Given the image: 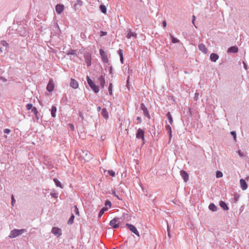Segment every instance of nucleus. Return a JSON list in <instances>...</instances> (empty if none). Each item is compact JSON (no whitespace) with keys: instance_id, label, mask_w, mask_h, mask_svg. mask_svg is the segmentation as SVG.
I'll return each mask as SVG.
<instances>
[{"instance_id":"nucleus-1","label":"nucleus","mask_w":249,"mask_h":249,"mask_svg":"<svg viewBox=\"0 0 249 249\" xmlns=\"http://www.w3.org/2000/svg\"><path fill=\"white\" fill-rule=\"evenodd\" d=\"M26 231L25 229H14L11 231L10 234L9 235V237L10 238H14L18 236L21 234L23 232Z\"/></svg>"},{"instance_id":"nucleus-2","label":"nucleus","mask_w":249,"mask_h":249,"mask_svg":"<svg viewBox=\"0 0 249 249\" xmlns=\"http://www.w3.org/2000/svg\"><path fill=\"white\" fill-rule=\"evenodd\" d=\"M87 82L90 87V88L92 89V90L95 93H98L99 91V88L97 86H96L92 81V80L89 78V76H87Z\"/></svg>"},{"instance_id":"nucleus-3","label":"nucleus","mask_w":249,"mask_h":249,"mask_svg":"<svg viewBox=\"0 0 249 249\" xmlns=\"http://www.w3.org/2000/svg\"><path fill=\"white\" fill-rule=\"evenodd\" d=\"M120 218H114L112 219L109 222V225L114 229H117L119 227V223L120 222Z\"/></svg>"},{"instance_id":"nucleus-4","label":"nucleus","mask_w":249,"mask_h":249,"mask_svg":"<svg viewBox=\"0 0 249 249\" xmlns=\"http://www.w3.org/2000/svg\"><path fill=\"white\" fill-rule=\"evenodd\" d=\"M81 156L85 162L88 161L92 159L91 154L87 151H83Z\"/></svg>"},{"instance_id":"nucleus-5","label":"nucleus","mask_w":249,"mask_h":249,"mask_svg":"<svg viewBox=\"0 0 249 249\" xmlns=\"http://www.w3.org/2000/svg\"><path fill=\"white\" fill-rule=\"evenodd\" d=\"M140 108H141V110L143 111V113L146 117H147L148 118H150V116L149 113V111H148L147 107H145L144 103H142L141 104Z\"/></svg>"},{"instance_id":"nucleus-6","label":"nucleus","mask_w":249,"mask_h":249,"mask_svg":"<svg viewBox=\"0 0 249 249\" xmlns=\"http://www.w3.org/2000/svg\"><path fill=\"white\" fill-rule=\"evenodd\" d=\"M126 226L129 229V230L132 231L133 233L135 234L138 236H140L139 232L137 230L136 228L133 225H131L129 223L126 224Z\"/></svg>"},{"instance_id":"nucleus-7","label":"nucleus","mask_w":249,"mask_h":249,"mask_svg":"<svg viewBox=\"0 0 249 249\" xmlns=\"http://www.w3.org/2000/svg\"><path fill=\"white\" fill-rule=\"evenodd\" d=\"M52 232L57 237L62 235V231L60 228L53 227L52 230Z\"/></svg>"},{"instance_id":"nucleus-8","label":"nucleus","mask_w":249,"mask_h":249,"mask_svg":"<svg viewBox=\"0 0 249 249\" xmlns=\"http://www.w3.org/2000/svg\"><path fill=\"white\" fill-rule=\"evenodd\" d=\"M100 54L101 56L103 62L104 63H107L108 62V58L105 52L103 50L100 49Z\"/></svg>"},{"instance_id":"nucleus-9","label":"nucleus","mask_w":249,"mask_h":249,"mask_svg":"<svg viewBox=\"0 0 249 249\" xmlns=\"http://www.w3.org/2000/svg\"><path fill=\"white\" fill-rule=\"evenodd\" d=\"M136 138L137 139H141L144 141V131L141 128H139L136 133Z\"/></svg>"},{"instance_id":"nucleus-10","label":"nucleus","mask_w":249,"mask_h":249,"mask_svg":"<svg viewBox=\"0 0 249 249\" xmlns=\"http://www.w3.org/2000/svg\"><path fill=\"white\" fill-rule=\"evenodd\" d=\"M54 88V84L53 83V81L52 79H50L49 81V83L47 86V90L51 92L52 91Z\"/></svg>"},{"instance_id":"nucleus-11","label":"nucleus","mask_w":249,"mask_h":249,"mask_svg":"<svg viewBox=\"0 0 249 249\" xmlns=\"http://www.w3.org/2000/svg\"><path fill=\"white\" fill-rule=\"evenodd\" d=\"M180 175L185 182H187L188 181L189 175L185 171L183 170H181L180 172Z\"/></svg>"},{"instance_id":"nucleus-12","label":"nucleus","mask_w":249,"mask_h":249,"mask_svg":"<svg viewBox=\"0 0 249 249\" xmlns=\"http://www.w3.org/2000/svg\"><path fill=\"white\" fill-rule=\"evenodd\" d=\"M64 9V6L63 4H58L55 6V11L58 14H60Z\"/></svg>"},{"instance_id":"nucleus-13","label":"nucleus","mask_w":249,"mask_h":249,"mask_svg":"<svg viewBox=\"0 0 249 249\" xmlns=\"http://www.w3.org/2000/svg\"><path fill=\"white\" fill-rule=\"evenodd\" d=\"M70 85L71 88L74 89H77L79 86L78 82L73 78H71Z\"/></svg>"},{"instance_id":"nucleus-14","label":"nucleus","mask_w":249,"mask_h":249,"mask_svg":"<svg viewBox=\"0 0 249 249\" xmlns=\"http://www.w3.org/2000/svg\"><path fill=\"white\" fill-rule=\"evenodd\" d=\"M198 48L199 51H201L204 53L206 54L207 53L208 49L203 43L199 44L198 45Z\"/></svg>"},{"instance_id":"nucleus-15","label":"nucleus","mask_w":249,"mask_h":249,"mask_svg":"<svg viewBox=\"0 0 249 249\" xmlns=\"http://www.w3.org/2000/svg\"><path fill=\"white\" fill-rule=\"evenodd\" d=\"M240 183L241 185V187L243 190H245L247 189L248 187L247 184L245 179L241 178L240 180Z\"/></svg>"},{"instance_id":"nucleus-16","label":"nucleus","mask_w":249,"mask_h":249,"mask_svg":"<svg viewBox=\"0 0 249 249\" xmlns=\"http://www.w3.org/2000/svg\"><path fill=\"white\" fill-rule=\"evenodd\" d=\"M219 58L218 54L215 53H212L210 55V59L212 62H216Z\"/></svg>"},{"instance_id":"nucleus-17","label":"nucleus","mask_w":249,"mask_h":249,"mask_svg":"<svg viewBox=\"0 0 249 249\" xmlns=\"http://www.w3.org/2000/svg\"><path fill=\"white\" fill-rule=\"evenodd\" d=\"M98 81H99V82L100 85L101 86L102 88L103 89L104 88L106 82H105V79L104 78V77L103 76V75H101L99 77Z\"/></svg>"},{"instance_id":"nucleus-18","label":"nucleus","mask_w":249,"mask_h":249,"mask_svg":"<svg viewBox=\"0 0 249 249\" xmlns=\"http://www.w3.org/2000/svg\"><path fill=\"white\" fill-rule=\"evenodd\" d=\"M238 48L235 46H231L228 50V52L230 53H236L238 52Z\"/></svg>"},{"instance_id":"nucleus-19","label":"nucleus","mask_w":249,"mask_h":249,"mask_svg":"<svg viewBox=\"0 0 249 249\" xmlns=\"http://www.w3.org/2000/svg\"><path fill=\"white\" fill-rule=\"evenodd\" d=\"M102 115L104 117V118L107 119L108 118V114L106 108H103L101 112Z\"/></svg>"},{"instance_id":"nucleus-20","label":"nucleus","mask_w":249,"mask_h":249,"mask_svg":"<svg viewBox=\"0 0 249 249\" xmlns=\"http://www.w3.org/2000/svg\"><path fill=\"white\" fill-rule=\"evenodd\" d=\"M57 111L56 107L55 106H53L52 107L51 111V115L53 118L55 117L56 116V112Z\"/></svg>"},{"instance_id":"nucleus-21","label":"nucleus","mask_w":249,"mask_h":249,"mask_svg":"<svg viewBox=\"0 0 249 249\" xmlns=\"http://www.w3.org/2000/svg\"><path fill=\"white\" fill-rule=\"evenodd\" d=\"M219 205L224 210H229V207L225 202L223 201H220Z\"/></svg>"},{"instance_id":"nucleus-22","label":"nucleus","mask_w":249,"mask_h":249,"mask_svg":"<svg viewBox=\"0 0 249 249\" xmlns=\"http://www.w3.org/2000/svg\"><path fill=\"white\" fill-rule=\"evenodd\" d=\"M137 36V34L133 33L131 31V30H129L128 32L127 35L126 36V37L127 38H130L132 36L136 37Z\"/></svg>"},{"instance_id":"nucleus-23","label":"nucleus","mask_w":249,"mask_h":249,"mask_svg":"<svg viewBox=\"0 0 249 249\" xmlns=\"http://www.w3.org/2000/svg\"><path fill=\"white\" fill-rule=\"evenodd\" d=\"M165 129L167 131V133L169 135L170 138L172 137V128L170 125H166L165 126Z\"/></svg>"},{"instance_id":"nucleus-24","label":"nucleus","mask_w":249,"mask_h":249,"mask_svg":"<svg viewBox=\"0 0 249 249\" xmlns=\"http://www.w3.org/2000/svg\"><path fill=\"white\" fill-rule=\"evenodd\" d=\"M83 4V1L81 0H76V2L74 4V7L76 10V8H78V6H81Z\"/></svg>"},{"instance_id":"nucleus-25","label":"nucleus","mask_w":249,"mask_h":249,"mask_svg":"<svg viewBox=\"0 0 249 249\" xmlns=\"http://www.w3.org/2000/svg\"><path fill=\"white\" fill-rule=\"evenodd\" d=\"M166 116L168 118V120L169 121V122L170 124H172L173 122V120L172 116V115H171V114L170 112H168L166 114Z\"/></svg>"},{"instance_id":"nucleus-26","label":"nucleus","mask_w":249,"mask_h":249,"mask_svg":"<svg viewBox=\"0 0 249 249\" xmlns=\"http://www.w3.org/2000/svg\"><path fill=\"white\" fill-rule=\"evenodd\" d=\"M209 208L213 212L217 211V207L213 203H211L209 206Z\"/></svg>"},{"instance_id":"nucleus-27","label":"nucleus","mask_w":249,"mask_h":249,"mask_svg":"<svg viewBox=\"0 0 249 249\" xmlns=\"http://www.w3.org/2000/svg\"><path fill=\"white\" fill-rule=\"evenodd\" d=\"M100 11L104 14L107 13V8L105 5L101 4L99 6Z\"/></svg>"},{"instance_id":"nucleus-28","label":"nucleus","mask_w":249,"mask_h":249,"mask_svg":"<svg viewBox=\"0 0 249 249\" xmlns=\"http://www.w3.org/2000/svg\"><path fill=\"white\" fill-rule=\"evenodd\" d=\"M170 36L171 38V41L172 43H178L179 42V40L177 38H175L172 34H170Z\"/></svg>"},{"instance_id":"nucleus-29","label":"nucleus","mask_w":249,"mask_h":249,"mask_svg":"<svg viewBox=\"0 0 249 249\" xmlns=\"http://www.w3.org/2000/svg\"><path fill=\"white\" fill-rule=\"evenodd\" d=\"M53 181L54 182L55 184L57 187H59L61 188H63L60 182L58 179L56 178H53Z\"/></svg>"},{"instance_id":"nucleus-30","label":"nucleus","mask_w":249,"mask_h":249,"mask_svg":"<svg viewBox=\"0 0 249 249\" xmlns=\"http://www.w3.org/2000/svg\"><path fill=\"white\" fill-rule=\"evenodd\" d=\"M74 215H73V213H72L71 214V216L70 217V218H69L68 221V224L69 225H71L73 223V220H74Z\"/></svg>"},{"instance_id":"nucleus-31","label":"nucleus","mask_w":249,"mask_h":249,"mask_svg":"<svg viewBox=\"0 0 249 249\" xmlns=\"http://www.w3.org/2000/svg\"><path fill=\"white\" fill-rule=\"evenodd\" d=\"M107 210V209L105 207L102 208L99 213L98 217H101L102 216V215L104 214L105 212Z\"/></svg>"},{"instance_id":"nucleus-32","label":"nucleus","mask_w":249,"mask_h":249,"mask_svg":"<svg viewBox=\"0 0 249 249\" xmlns=\"http://www.w3.org/2000/svg\"><path fill=\"white\" fill-rule=\"evenodd\" d=\"M86 62L87 65L88 66H89L91 65V57H90V56H88L86 58Z\"/></svg>"},{"instance_id":"nucleus-33","label":"nucleus","mask_w":249,"mask_h":249,"mask_svg":"<svg viewBox=\"0 0 249 249\" xmlns=\"http://www.w3.org/2000/svg\"><path fill=\"white\" fill-rule=\"evenodd\" d=\"M237 153L240 157H244L247 156V153H244V152L242 151L241 150H238L237 151Z\"/></svg>"},{"instance_id":"nucleus-34","label":"nucleus","mask_w":249,"mask_h":249,"mask_svg":"<svg viewBox=\"0 0 249 249\" xmlns=\"http://www.w3.org/2000/svg\"><path fill=\"white\" fill-rule=\"evenodd\" d=\"M112 88H113V85L112 83H110L109 87H108V92L109 95H112Z\"/></svg>"},{"instance_id":"nucleus-35","label":"nucleus","mask_w":249,"mask_h":249,"mask_svg":"<svg viewBox=\"0 0 249 249\" xmlns=\"http://www.w3.org/2000/svg\"><path fill=\"white\" fill-rule=\"evenodd\" d=\"M112 194L114 196H115L116 197H117V199H118V200H122V198H121V197H120L119 196V195H118V194H116V192H115V191L114 190L112 191Z\"/></svg>"},{"instance_id":"nucleus-36","label":"nucleus","mask_w":249,"mask_h":249,"mask_svg":"<svg viewBox=\"0 0 249 249\" xmlns=\"http://www.w3.org/2000/svg\"><path fill=\"white\" fill-rule=\"evenodd\" d=\"M222 176H223V173L221 171H216V177L217 178H221V177H222Z\"/></svg>"},{"instance_id":"nucleus-37","label":"nucleus","mask_w":249,"mask_h":249,"mask_svg":"<svg viewBox=\"0 0 249 249\" xmlns=\"http://www.w3.org/2000/svg\"><path fill=\"white\" fill-rule=\"evenodd\" d=\"M0 44L6 48L8 47V43L5 40H2L0 42Z\"/></svg>"},{"instance_id":"nucleus-38","label":"nucleus","mask_w":249,"mask_h":249,"mask_svg":"<svg viewBox=\"0 0 249 249\" xmlns=\"http://www.w3.org/2000/svg\"><path fill=\"white\" fill-rule=\"evenodd\" d=\"M32 112L37 117L38 112L37 108L36 107H34L32 109Z\"/></svg>"},{"instance_id":"nucleus-39","label":"nucleus","mask_w":249,"mask_h":249,"mask_svg":"<svg viewBox=\"0 0 249 249\" xmlns=\"http://www.w3.org/2000/svg\"><path fill=\"white\" fill-rule=\"evenodd\" d=\"M73 208H74L73 211L74 212L75 214L78 215H79V212L77 206L75 205L73 207Z\"/></svg>"},{"instance_id":"nucleus-40","label":"nucleus","mask_w":249,"mask_h":249,"mask_svg":"<svg viewBox=\"0 0 249 249\" xmlns=\"http://www.w3.org/2000/svg\"><path fill=\"white\" fill-rule=\"evenodd\" d=\"M231 135L233 136L235 141H236V133L235 131H232L231 132Z\"/></svg>"},{"instance_id":"nucleus-41","label":"nucleus","mask_w":249,"mask_h":249,"mask_svg":"<svg viewBox=\"0 0 249 249\" xmlns=\"http://www.w3.org/2000/svg\"><path fill=\"white\" fill-rule=\"evenodd\" d=\"M26 108L27 110L32 109L34 107H33V105L32 104H28L26 106Z\"/></svg>"},{"instance_id":"nucleus-42","label":"nucleus","mask_w":249,"mask_h":249,"mask_svg":"<svg viewBox=\"0 0 249 249\" xmlns=\"http://www.w3.org/2000/svg\"><path fill=\"white\" fill-rule=\"evenodd\" d=\"M51 196L53 197H54V198H57L58 197V193H55V192H53V193H51Z\"/></svg>"},{"instance_id":"nucleus-43","label":"nucleus","mask_w":249,"mask_h":249,"mask_svg":"<svg viewBox=\"0 0 249 249\" xmlns=\"http://www.w3.org/2000/svg\"><path fill=\"white\" fill-rule=\"evenodd\" d=\"M105 205L106 206H109L110 207L111 206V203L109 200H107L105 201Z\"/></svg>"},{"instance_id":"nucleus-44","label":"nucleus","mask_w":249,"mask_h":249,"mask_svg":"<svg viewBox=\"0 0 249 249\" xmlns=\"http://www.w3.org/2000/svg\"><path fill=\"white\" fill-rule=\"evenodd\" d=\"M75 51L74 50H70L69 51V52L67 53V54L69 55V54H72V55H74L75 54Z\"/></svg>"},{"instance_id":"nucleus-45","label":"nucleus","mask_w":249,"mask_h":249,"mask_svg":"<svg viewBox=\"0 0 249 249\" xmlns=\"http://www.w3.org/2000/svg\"><path fill=\"white\" fill-rule=\"evenodd\" d=\"M108 173L109 174V175L110 176H111V177H114L115 176V173L114 171H113V170H109L108 171Z\"/></svg>"},{"instance_id":"nucleus-46","label":"nucleus","mask_w":249,"mask_h":249,"mask_svg":"<svg viewBox=\"0 0 249 249\" xmlns=\"http://www.w3.org/2000/svg\"><path fill=\"white\" fill-rule=\"evenodd\" d=\"M11 199H12L11 205L12 206H14L16 203V200H15L13 195L12 196Z\"/></svg>"},{"instance_id":"nucleus-47","label":"nucleus","mask_w":249,"mask_h":249,"mask_svg":"<svg viewBox=\"0 0 249 249\" xmlns=\"http://www.w3.org/2000/svg\"><path fill=\"white\" fill-rule=\"evenodd\" d=\"M118 53L120 57H121V56H123V50L122 49H120L118 51Z\"/></svg>"},{"instance_id":"nucleus-48","label":"nucleus","mask_w":249,"mask_h":249,"mask_svg":"<svg viewBox=\"0 0 249 249\" xmlns=\"http://www.w3.org/2000/svg\"><path fill=\"white\" fill-rule=\"evenodd\" d=\"M239 197H240V196L239 195L236 194V195H235L234 197V199L235 201L237 202L238 200Z\"/></svg>"},{"instance_id":"nucleus-49","label":"nucleus","mask_w":249,"mask_h":249,"mask_svg":"<svg viewBox=\"0 0 249 249\" xmlns=\"http://www.w3.org/2000/svg\"><path fill=\"white\" fill-rule=\"evenodd\" d=\"M107 35V32H104V31H101L100 32V36H106Z\"/></svg>"},{"instance_id":"nucleus-50","label":"nucleus","mask_w":249,"mask_h":249,"mask_svg":"<svg viewBox=\"0 0 249 249\" xmlns=\"http://www.w3.org/2000/svg\"><path fill=\"white\" fill-rule=\"evenodd\" d=\"M198 96H199V93L198 92H196L195 94L194 99L196 101L197 100Z\"/></svg>"},{"instance_id":"nucleus-51","label":"nucleus","mask_w":249,"mask_h":249,"mask_svg":"<svg viewBox=\"0 0 249 249\" xmlns=\"http://www.w3.org/2000/svg\"><path fill=\"white\" fill-rule=\"evenodd\" d=\"M196 18L194 15L192 17V23L194 24V25L195 26V27L196 28L197 27L195 24V20Z\"/></svg>"},{"instance_id":"nucleus-52","label":"nucleus","mask_w":249,"mask_h":249,"mask_svg":"<svg viewBox=\"0 0 249 249\" xmlns=\"http://www.w3.org/2000/svg\"><path fill=\"white\" fill-rule=\"evenodd\" d=\"M3 131H4V133H5L9 134L10 132V130L9 129L6 128V129H4Z\"/></svg>"},{"instance_id":"nucleus-53","label":"nucleus","mask_w":249,"mask_h":249,"mask_svg":"<svg viewBox=\"0 0 249 249\" xmlns=\"http://www.w3.org/2000/svg\"><path fill=\"white\" fill-rule=\"evenodd\" d=\"M69 126H70V128H71V130H74V125H73L72 124H69Z\"/></svg>"},{"instance_id":"nucleus-54","label":"nucleus","mask_w":249,"mask_h":249,"mask_svg":"<svg viewBox=\"0 0 249 249\" xmlns=\"http://www.w3.org/2000/svg\"><path fill=\"white\" fill-rule=\"evenodd\" d=\"M129 76L127 77V81H126V86L128 89H129Z\"/></svg>"},{"instance_id":"nucleus-55","label":"nucleus","mask_w":249,"mask_h":249,"mask_svg":"<svg viewBox=\"0 0 249 249\" xmlns=\"http://www.w3.org/2000/svg\"><path fill=\"white\" fill-rule=\"evenodd\" d=\"M113 71V67L112 66H110L109 67V73L110 74H112Z\"/></svg>"},{"instance_id":"nucleus-56","label":"nucleus","mask_w":249,"mask_h":249,"mask_svg":"<svg viewBox=\"0 0 249 249\" xmlns=\"http://www.w3.org/2000/svg\"><path fill=\"white\" fill-rule=\"evenodd\" d=\"M137 120L138 121H139V123H142V119H141V118L140 117H137Z\"/></svg>"},{"instance_id":"nucleus-57","label":"nucleus","mask_w":249,"mask_h":249,"mask_svg":"<svg viewBox=\"0 0 249 249\" xmlns=\"http://www.w3.org/2000/svg\"><path fill=\"white\" fill-rule=\"evenodd\" d=\"M163 26L164 28H165L166 26V22L165 20L163 21L162 22Z\"/></svg>"},{"instance_id":"nucleus-58","label":"nucleus","mask_w":249,"mask_h":249,"mask_svg":"<svg viewBox=\"0 0 249 249\" xmlns=\"http://www.w3.org/2000/svg\"><path fill=\"white\" fill-rule=\"evenodd\" d=\"M243 64H244V67L245 69L247 70L248 68H247V66L246 64L244 62H243Z\"/></svg>"},{"instance_id":"nucleus-59","label":"nucleus","mask_w":249,"mask_h":249,"mask_svg":"<svg viewBox=\"0 0 249 249\" xmlns=\"http://www.w3.org/2000/svg\"><path fill=\"white\" fill-rule=\"evenodd\" d=\"M167 231H168V236L170 237V232H169V229L168 226H167Z\"/></svg>"},{"instance_id":"nucleus-60","label":"nucleus","mask_w":249,"mask_h":249,"mask_svg":"<svg viewBox=\"0 0 249 249\" xmlns=\"http://www.w3.org/2000/svg\"><path fill=\"white\" fill-rule=\"evenodd\" d=\"M120 61H121L122 63H123V61H124V57H123V56H121L120 57Z\"/></svg>"},{"instance_id":"nucleus-61","label":"nucleus","mask_w":249,"mask_h":249,"mask_svg":"<svg viewBox=\"0 0 249 249\" xmlns=\"http://www.w3.org/2000/svg\"><path fill=\"white\" fill-rule=\"evenodd\" d=\"M97 109L98 111H99H99H101V107H99H99H97Z\"/></svg>"},{"instance_id":"nucleus-62","label":"nucleus","mask_w":249,"mask_h":249,"mask_svg":"<svg viewBox=\"0 0 249 249\" xmlns=\"http://www.w3.org/2000/svg\"><path fill=\"white\" fill-rule=\"evenodd\" d=\"M23 36H26V32L24 33V34L23 35Z\"/></svg>"},{"instance_id":"nucleus-63","label":"nucleus","mask_w":249,"mask_h":249,"mask_svg":"<svg viewBox=\"0 0 249 249\" xmlns=\"http://www.w3.org/2000/svg\"><path fill=\"white\" fill-rule=\"evenodd\" d=\"M0 78H1V79H3V80H4V79H5V78H4L3 77H0Z\"/></svg>"},{"instance_id":"nucleus-64","label":"nucleus","mask_w":249,"mask_h":249,"mask_svg":"<svg viewBox=\"0 0 249 249\" xmlns=\"http://www.w3.org/2000/svg\"><path fill=\"white\" fill-rule=\"evenodd\" d=\"M0 51L1 52H2V50H1V48H0Z\"/></svg>"}]
</instances>
